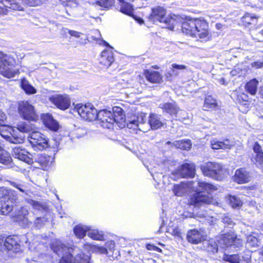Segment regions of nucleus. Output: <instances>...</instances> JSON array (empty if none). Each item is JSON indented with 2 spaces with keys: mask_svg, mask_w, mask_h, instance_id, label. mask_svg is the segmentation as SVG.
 Listing matches in <instances>:
<instances>
[{
  "mask_svg": "<svg viewBox=\"0 0 263 263\" xmlns=\"http://www.w3.org/2000/svg\"><path fill=\"white\" fill-rule=\"evenodd\" d=\"M13 205L12 204L9 203L7 201L0 202V215H8L11 211H12Z\"/></svg>",
  "mask_w": 263,
  "mask_h": 263,
  "instance_id": "c9c22d12",
  "label": "nucleus"
},
{
  "mask_svg": "<svg viewBox=\"0 0 263 263\" xmlns=\"http://www.w3.org/2000/svg\"><path fill=\"white\" fill-rule=\"evenodd\" d=\"M45 0H17L16 2H20V4L23 6L26 5L30 7L37 6L43 3Z\"/></svg>",
  "mask_w": 263,
  "mask_h": 263,
  "instance_id": "37998d69",
  "label": "nucleus"
},
{
  "mask_svg": "<svg viewBox=\"0 0 263 263\" xmlns=\"http://www.w3.org/2000/svg\"><path fill=\"white\" fill-rule=\"evenodd\" d=\"M211 147L214 149H230L234 145L233 141L229 139H224L222 141L213 140L211 142Z\"/></svg>",
  "mask_w": 263,
  "mask_h": 263,
  "instance_id": "b1692460",
  "label": "nucleus"
},
{
  "mask_svg": "<svg viewBox=\"0 0 263 263\" xmlns=\"http://www.w3.org/2000/svg\"><path fill=\"white\" fill-rule=\"evenodd\" d=\"M195 166L193 164L185 163L179 169V173L183 177H192L194 175Z\"/></svg>",
  "mask_w": 263,
  "mask_h": 263,
  "instance_id": "bb28decb",
  "label": "nucleus"
},
{
  "mask_svg": "<svg viewBox=\"0 0 263 263\" xmlns=\"http://www.w3.org/2000/svg\"><path fill=\"white\" fill-rule=\"evenodd\" d=\"M18 112L21 117L25 120L35 121L38 119L34 107L28 101H23L18 103Z\"/></svg>",
  "mask_w": 263,
  "mask_h": 263,
  "instance_id": "9d476101",
  "label": "nucleus"
},
{
  "mask_svg": "<svg viewBox=\"0 0 263 263\" xmlns=\"http://www.w3.org/2000/svg\"><path fill=\"white\" fill-rule=\"evenodd\" d=\"M251 67L255 69H259L263 68V61H257L252 62L251 64Z\"/></svg>",
  "mask_w": 263,
  "mask_h": 263,
  "instance_id": "5fc2aeb1",
  "label": "nucleus"
},
{
  "mask_svg": "<svg viewBox=\"0 0 263 263\" xmlns=\"http://www.w3.org/2000/svg\"><path fill=\"white\" fill-rule=\"evenodd\" d=\"M74 111H76L84 120L92 121L97 119L98 112L91 104H77L74 108Z\"/></svg>",
  "mask_w": 263,
  "mask_h": 263,
  "instance_id": "1a4fd4ad",
  "label": "nucleus"
},
{
  "mask_svg": "<svg viewBox=\"0 0 263 263\" xmlns=\"http://www.w3.org/2000/svg\"><path fill=\"white\" fill-rule=\"evenodd\" d=\"M254 154H252V161L257 166H263V152L261 146L257 143L253 145Z\"/></svg>",
  "mask_w": 263,
  "mask_h": 263,
  "instance_id": "412c9836",
  "label": "nucleus"
},
{
  "mask_svg": "<svg viewBox=\"0 0 263 263\" xmlns=\"http://www.w3.org/2000/svg\"><path fill=\"white\" fill-rule=\"evenodd\" d=\"M97 251L101 254H106L109 257L117 258L119 255V251L117 248H96Z\"/></svg>",
  "mask_w": 263,
  "mask_h": 263,
  "instance_id": "cd10ccee",
  "label": "nucleus"
},
{
  "mask_svg": "<svg viewBox=\"0 0 263 263\" xmlns=\"http://www.w3.org/2000/svg\"><path fill=\"white\" fill-rule=\"evenodd\" d=\"M21 212L22 214L24 215V217L26 215V214L27 213V211L26 210V209L22 208L21 210Z\"/></svg>",
  "mask_w": 263,
  "mask_h": 263,
  "instance_id": "e2e57ef3",
  "label": "nucleus"
},
{
  "mask_svg": "<svg viewBox=\"0 0 263 263\" xmlns=\"http://www.w3.org/2000/svg\"><path fill=\"white\" fill-rule=\"evenodd\" d=\"M233 95L234 97H236V100L239 103L247 101L248 99V97L246 94L240 91H236L233 93Z\"/></svg>",
  "mask_w": 263,
  "mask_h": 263,
  "instance_id": "09e8293b",
  "label": "nucleus"
},
{
  "mask_svg": "<svg viewBox=\"0 0 263 263\" xmlns=\"http://www.w3.org/2000/svg\"><path fill=\"white\" fill-rule=\"evenodd\" d=\"M247 244L248 247H258L259 246L257 238L252 235H249L247 237Z\"/></svg>",
  "mask_w": 263,
  "mask_h": 263,
  "instance_id": "3c124183",
  "label": "nucleus"
},
{
  "mask_svg": "<svg viewBox=\"0 0 263 263\" xmlns=\"http://www.w3.org/2000/svg\"><path fill=\"white\" fill-rule=\"evenodd\" d=\"M6 119L7 116L6 114L0 110V124L1 123H4L6 121Z\"/></svg>",
  "mask_w": 263,
  "mask_h": 263,
  "instance_id": "bf43d9fd",
  "label": "nucleus"
},
{
  "mask_svg": "<svg viewBox=\"0 0 263 263\" xmlns=\"http://www.w3.org/2000/svg\"><path fill=\"white\" fill-rule=\"evenodd\" d=\"M41 220V218H37L36 219V221H35V223H37L39 222V221Z\"/></svg>",
  "mask_w": 263,
  "mask_h": 263,
  "instance_id": "774afa93",
  "label": "nucleus"
},
{
  "mask_svg": "<svg viewBox=\"0 0 263 263\" xmlns=\"http://www.w3.org/2000/svg\"><path fill=\"white\" fill-rule=\"evenodd\" d=\"M203 174L215 180H222L226 173V170L220 163L208 162L200 166Z\"/></svg>",
  "mask_w": 263,
  "mask_h": 263,
  "instance_id": "423d86ee",
  "label": "nucleus"
},
{
  "mask_svg": "<svg viewBox=\"0 0 263 263\" xmlns=\"http://www.w3.org/2000/svg\"><path fill=\"white\" fill-rule=\"evenodd\" d=\"M2 250L6 259L15 256L20 248H3Z\"/></svg>",
  "mask_w": 263,
  "mask_h": 263,
  "instance_id": "79ce46f5",
  "label": "nucleus"
},
{
  "mask_svg": "<svg viewBox=\"0 0 263 263\" xmlns=\"http://www.w3.org/2000/svg\"><path fill=\"white\" fill-rule=\"evenodd\" d=\"M144 240H137L136 241V243H134V245H138V246H140V245H144L145 246V247H156V246L154 244L152 245L151 243H146L145 244H143L142 243H141L142 241H143Z\"/></svg>",
  "mask_w": 263,
  "mask_h": 263,
  "instance_id": "13d9d810",
  "label": "nucleus"
},
{
  "mask_svg": "<svg viewBox=\"0 0 263 263\" xmlns=\"http://www.w3.org/2000/svg\"><path fill=\"white\" fill-rule=\"evenodd\" d=\"M29 203L33 206V208L38 210H45L47 208L46 205L40 201L30 200Z\"/></svg>",
  "mask_w": 263,
  "mask_h": 263,
  "instance_id": "8fccbe9b",
  "label": "nucleus"
},
{
  "mask_svg": "<svg viewBox=\"0 0 263 263\" xmlns=\"http://www.w3.org/2000/svg\"><path fill=\"white\" fill-rule=\"evenodd\" d=\"M152 10V12L149 16V20L154 23L159 22L164 23L172 30L177 24V22L174 18L166 17V11L163 7L157 6L153 8Z\"/></svg>",
  "mask_w": 263,
  "mask_h": 263,
  "instance_id": "6e6552de",
  "label": "nucleus"
},
{
  "mask_svg": "<svg viewBox=\"0 0 263 263\" xmlns=\"http://www.w3.org/2000/svg\"><path fill=\"white\" fill-rule=\"evenodd\" d=\"M216 101L212 96L207 97L204 101V106L207 108H212L216 106Z\"/></svg>",
  "mask_w": 263,
  "mask_h": 263,
  "instance_id": "de8ad7c7",
  "label": "nucleus"
},
{
  "mask_svg": "<svg viewBox=\"0 0 263 263\" xmlns=\"http://www.w3.org/2000/svg\"><path fill=\"white\" fill-rule=\"evenodd\" d=\"M189 242L192 244H198L203 240V236L196 230H192L188 232L186 236Z\"/></svg>",
  "mask_w": 263,
  "mask_h": 263,
  "instance_id": "393cba45",
  "label": "nucleus"
},
{
  "mask_svg": "<svg viewBox=\"0 0 263 263\" xmlns=\"http://www.w3.org/2000/svg\"><path fill=\"white\" fill-rule=\"evenodd\" d=\"M49 100L58 108L62 110L68 108L70 105L69 98L67 95L54 94L49 97Z\"/></svg>",
  "mask_w": 263,
  "mask_h": 263,
  "instance_id": "4468645a",
  "label": "nucleus"
},
{
  "mask_svg": "<svg viewBox=\"0 0 263 263\" xmlns=\"http://www.w3.org/2000/svg\"><path fill=\"white\" fill-rule=\"evenodd\" d=\"M148 250H156L158 252H161V250L160 248L157 247V248H146Z\"/></svg>",
  "mask_w": 263,
  "mask_h": 263,
  "instance_id": "680f3d73",
  "label": "nucleus"
},
{
  "mask_svg": "<svg viewBox=\"0 0 263 263\" xmlns=\"http://www.w3.org/2000/svg\"><path fill=\"white\" fill-rule=\"evenodd\" d=\"M138 22L140 23V24H142L143 23V21L141 19V18H139V20H138Z\"/></svg>",
  "mask_w": 263,
  "mask_h": 263,
  "instance_id": "338daca9",
  "label": "nucleus"
},
{
  "mask_svg": "<svg viewBox=\"0 0 263 263\" xmlns=\"http://www.w3.org/2000/svg\"><path fill=\"white\" fill-rule=\"evenodd\" d=\"M259 254V259L263 261V251L260 252Z\"/></svg>",
  "mask_w": 263,
  "mask_h": 263,
  "instance_id": "0e129e2a",
  "label": "nucleus"
},
{
  "mask_svg": "<svg viewBox=\"0 0 263 263\" xmlns=\"http://www.w3.org/2000/svg\"><path fill=\"white\" fill-rule=\"evenodd\" d=\"M114 112V118L115 119V123H116L120 128L125 127L127 123L126 121L125 115L123 114V109L119 107H114L112 108Z\"/></svg>",
  "mask_w": 263,
  "mask_h": 263,
  "instance_id": "4be33fe9",
  "label": "nucleus"
},
{
  "mask_svg": "<svg viewBox=\"0 0 263 263\" xmlns=\"http://www.w3.org/2000/svg\"><path fill=\"white\" fill-rule=\"evenodd\" d=\"M13 156L21 161L28 164H32L34 162L39 164L41 167H46L47 165L49 158L45 155H40L33 158L32 155L28 153L24 148L20 147H15L13 149Z\"/></svg>",
  "mask_w": 263,
  "mask_h": 263,
  "instance_id": "20e7f679",
  "label": "nucleus"
},
{
  "mask_svg": "<svg viewBox=\"0 0 263 263\" xmlns=\"http://www.w3.org/2000/svg\"><path fill=\"white\" fill-rule=\"evenodd\" d=\"M16 129H14L15 134L21 135L22 134L24 136L22 143L24 141L26 138V134L30 135L32 132L35 131V126L34 124L29 122L21 121L18 122L16 125Z\"/></svg>",
  "mask_w": 263,
  "mask_h": 263,
  "instance_id": "2eb2a0df",
  "label": "nucleus"
},
{
  "mask_svg": "<svg viewBox=\"0 0 263 263\" xmlns=\"http://www.w3.org/2000/svg\"><path fill=\"white\" fill-rule=\"evenodd\" d=\"M21 86L22 89L27 94H34L36 92L35 88L31 85L28 81L25 79H23L22 80Z\"/></svg>",
  "mask_w": 263,
  "mask_h": 263,
  "instance_id": "ea45409f",
  "label": "nucleus"
},
{
  "mask_svg": "<svg viewBox=\"0 0 263 263\" xmlns=\"http://www.w3.org/2000/svg\"><path fill=\"white\" fill-rule=\"evenodd\" d=\"M258 16L255 14L251 13H246L242 17V22L245 25H255L257 23Z\"/></svg>",
  "mask_w": 263,
  "mask_h": 263,
  "instance_id": "72a5a7b5",
  "label": "nucleus"
},
{
  "mask_svg": "<svg viewBox=\"0 0 263 263\" xmlns=\"http://www.w3.org/2000/svg\"><path fill=\"white\" fill-rule=\"evenodd\" d=\"M97 119L100 121L101 125L104 128H110L115 124L113 111L101 110L98 112Z\"/></svg>",
  "mask_w": 263,
  "mask_h": 263,
  "instance_id": "ddd939ff",
  "label": "nucleus"
},
{
  "mask_svg": "<svg viewBox=\"0 0 263 263\" xmlns=\"http://www.w3.org/2000/svg\"><path fill=\"white\" fill-rule=\"evenodd\" d=\"M222 258L224 261L231 263H239L240 261V257L238 254L229 255L224 253Z\"/></svg>",
  "mask_w": 263,
  "mask_h": 263,
  "instance_id": "a18cd8bd",
  "label": "nucleus"
},
{
  "mask_svg": "<svg viewBox=\"0 0 263 263\" xmlns=\"http://www.w3.org/2000/svg\"><path fill=\"white\" fill-rule=\"evenodd\" d=\"M170 231H171V233L173 235L180 238L181 237V230L178 227H175L173 228H172V229H170Z\"/></svg>",
  "mask_w": 263,
  "mask_h": 263,
  "instance_id": "864d4df0",
  "label": "nucleus"
},
{
  "mask_svg": "<svg viewBox=\"0 0 263 263\" xmlns=\"http://www.w3.org/2000/svg\"><path fill=\"white\" fill-rule=\"evenodd\" d=\"M229 201L231 205L233 208H239L242 204V202L240 198L235 196H230Z\"/></svg>",
  "mask_w": 263,
  "mask_h": 263,
  "instance_id": "49530a36",
  "label": "nucleus"
},
{
  "mask_svg": "<svg viewBox=\"0 0 263 263\" xmlns=\"http://www.w3.org/2000/svg\"><path fill=\"white\" fill-rule=\"evenodd\" d=\"M0 134L4 138L13 143H22L24 136L15 134L14 129L5 125L0 126Z\"/></svg>",
  "mask_w": 263,
  "mask_h": 263,
  "instance_id": "f8f14e48",
  "label": "nucleus"
},
{
  "mask_svg": "<svg viewBox=\"0 0 263 263\" xmlns=\"http://www.w3.org/2000/svg\"><path fill=\"white\" fill-rule=\"evenodd\" d=\"M119 1L121 3L120 11L123 13L131 15L133 12V6L128 3L122 2L121 0Z\"/></svg>",
  "mask_w": 263,
  "mask_h": 263,
  "instance_id": "58836bf2",
  "label": "nucleus"
},
{
  "mask_svg": "<svg viewBox=\"0 0 263 263\" xmlns=\"http://www.w3.org/2000/svg\"><path fill=\"white\" fill-rule=\"evenodd\" d=\"M258 82L255 79L249 81L246 84V89L251 95H255L256 92Z\"/></svg>",
  "mask_w": 263,
  "mask_h": 263,
  "instance_id": "a19ab883",
  "label": "nucleus"
},
{
  "mask_svg": "<svg viewBox=\"0 0 263 263\" xmlns=\"http://www.w3.org/2000/svg\"><path fill=\"white\" fill-rule=\"evenodd\" d=\"M132 120L127 122L126 126L129 129L134 130L139 129L140 130L144 132V123L146 120V115L141 113L137 117H134Z\"/></svg>",
  "mask_w": 263,
  "mask_h": 263,
  "instance_id": "f3484780",
  "label": "nucleus"
},
{
  "mask_svg": "<svg viewBox=\"0 0 263 263\" xmlns=\"http://www.w3.org/2000/svg\"><path fill=\"white\" fill-rule=\"evenodd\" d=\"M251 176L249 172L245 168L237 169L235 173L234 180L239 183H247L250 181Z\"/></svg>",
  "mask_w": 263,
  "mask_h": 263,
  "instance_id": "6ab92c4d",
  "label": "nucleus"
},
{
  "mask_svg": "<svg viewBox=\"0 0 263 263\" xmlns=\"http://www.w3.org/2000/svg\"><path fill=\"white\" fill-rule=\"evenodd\" d=\"M87 235L93 240H102L104 239V235L102 233L99 232L98 230H91L90 228Z\"/></svg>",
  "mask_w": 263,
  "mask_h": 263,
  "instance_id": "c03bdc74",
  "label": "nucleus"
},
{
  "mask_svg": "<svg viewBox=\"0 0 263 263\" xmlns=\"http://www.w3.org/2000/svg\"><path fill=\"white\" fill-rule=\"evenodd\" d=\"M12 160L10 154L0 146V163L8 165L11 163Z\"/></svg>",
  "mask_w": 263,
  "mask_h": 263,
  "instance_id": "2f4dec72",
  "label": "nucleus"
},
{
  "mask_svg": "<svg viewBox=\"0 0 263 263\" xmlns=\"http://www.w3.org/2000/svg\"><path fill=\"white\" fill-rule=\"evenodd\" d=\"M14 60L10 55L0 52V73L7 78H11L18 73L14 68Z\"/></svg>",
  "mask_w": 263,
  "mask_h": 263,
  "instance_id": "0eeeda50",
  "label": "nucleus"
},
{
  "mask_svg": "<svg viewBox=\"0 0 263 263\" xmlns=\"http://www.w3.org/2000/svg\"><path fill=\"white\" fill-rule=\"evenodd\" d=\"M208 24L200 19L191 20L182 24L183 33L192 36L206 40L210 37Z\"/></svg>",
  "mask_w": 263,
  "mask_h": 263,
  "instance_id": "f257e3e1",
  "label": "nucleus"
},
{
  "mask_svg": "<svg viewBox=\"0 0 263 263\" xmlns=\"http://www.w3.org/2000/svg\"><path fill=\"white\" fill-rule=\"evenodd\" d=\"M172 144L177 148L188 150L191 147V141L189 140H180L174 142Z\"/></svg>",
  "mask_w": 263,
  "mask_h": 263,
  "instance_id": "e433bc0d",
  "label": "nucleus"
},
{
  "mask_svg": "<svg viewBox=\"0 0 263 263\" xmlns=\"http://www.w3.org/2000/svg\"><path fill=\"white\" fill-rule=\"evenodd\" d=\"M148 124L152 129L156 130L163 126L166 123L161 115L152 113L148 117Z\"/></svg>",
  "mask_w": 263,
  "mask_h": 263,
  "instance_id": "aec40b11",
  "label": "nucleus"
},
{
  "mask_svg": "<svg viewBox=\"0 0 263 263\" xmlns=\"http://www.w3.org/2000/svg\"><path fill=\"white\" fill-rule=\"evenodd\" d=\"M197 184L199 189L198 192L193 195L190 200V204L199 207L205 204H215L216 201L210 195L203 194L201 191L210 193L216 190V187L209 183L198 181Z\"/></svg>",
  "mask_w": 263,
  "mask_h": 263,
  "instance_id": "f03ea898",
  "label": "nucleus"
},
{
  "mask_svg": "<svg viewBox=\"0 0 263 263\" xmlns=\"http://www.w3.org/2000/svg\"><path fill=\"white\" fill-rule=\"evenodd\" d=\"M5 7L14 10H23L22 5L15 0H0Z\"/></svg>",
  "mask_w": 263,
  "mask_h": 263,
  "instance_id": "473e14b6",
  "label": "nucleus"
},
{
  "mask_svg": "<svg viewBox=\"0 0 263 263\" xmlns=\"http://www.w3.org/2000/svg\"><path fill=\"white\" fill-rule=\"evenodd\" d=\"M9 182L11 185L16 188L21 192L23 193L25 192V186L23 184H21L20 183L16 181H10Z\"/></svg>",
  "mask_w": 263,
  "mask_h": 263,
  "instance_id": "603ef678",
  "label": "nucleus"
},
{
  "mask_svg": "<svg viewBox=\"0 0 263 263\" xmlns=\"http://www.w3.org/2000/svg\"><path fill=\"white\" fill-rule=\"evenodd\" d=\"M53 251L58 256H61L59 263H89L90 253L84 254L83 252L77 255L74 259L72 258L71 253L73 248H51Z\"/></svg>",
  "mask_w": 263,
  "mask_h": 263,
  "instance_id": "7ed1b4c3",
  "label": "nucleus"
},
{
  "mask_svg": "<svg viewBox=\"0 0 263 263\" xmlns=\"http://www.w3.org/2000/svg\"><path fill=\"white\" fill-rule=\"evenodd\" d=\"M28 139L36 151H43L50 146L46 136L39 132L35 131L30 134Z\"/></svg>",
  "mask_w": 263,
  "mask_h": 263,
  "instance_id": "9b49d317",
  "label": "nucleus"
},
{
  "mask_svg": "<svg viewBox=\"0 0 263 263\" xmlns=\"http://www.w3.org/2000/svg\"><path fill=\"white\" fill-rule=\"evenodd\" d=\"M106 247H111V246H115V243L114 241L110 240L109 242H107L106 243Z\"/></svg>",
  "mask_w": 263,
  "mask_h": 263,
  "instance_id": "052dcab7",
  "label": "nucleus"
},
{
  "mask_svg": "<svg viewBox=\"0 0 263 263\" xmlns=\"http://www.w3.org/2000/svg\"><path fill=\"white\" fill-rule=\"evenodd\" d=\"M187 67L184 65H179L177 64H173L171 68V73L168 74L170 75V78L173 77H177L179 75L180 72H182L186 69Z\"/></svg>",
  "mask_w": 263,
  "mask_h": 263,
  "instance_id": "f704fd0d",
  "label": "nucleus"
},
{
  "mask_svg": "<svg viewBox=\"0 0 263 263\" xmlns=\"http://www.w3.org/2000/svg\"><path fill=\"white\" fill-rule=\"evenodd\" d=\"M169 73H171V71H170V72H168L166 74V79L168 80H172V78H170V75L168 74Z\"/></svg>",
  "mask_w": 263,
  "mask_h": 263,
  "instance_id": "69168bd1",
  "label": "nucleus"
},
{
  "mask_svg": "<svg viewBox=\"0 0 263 263\" xmlns=\"http://www.w3.org/2000/svg\"><path fill=\"white\" fill-rule=\"evenodd\" d=\"M147 80L151 83H159L161 82L162 77L160 73L155 71H148L145 72Z\"/></svg>",
  "mask_w": 263,
  "mask_h": 263,
  "instance_id": "c756f323",
  "label": "nucleus"
},
{
  "mask_svg": "<svg viewBox=\"0 0 263 263\" xmlns=\"http://www.w3.org/2000/svg\"><path fill=\"white\" fill-rule=\"evenodd\" d=\"M68 33L71 36H74L77 38H80L81 37L82 35H83V34L80 32H78L72 30H69Z\"/></svg>",
  "mask_w": 263,
  "mask_h": 263,
  "instance_id": "4d7b16f0",
  "label": "nucleus"
},
{
  "mask_svg": "<svg viewBox=\"0 0 263 263\" xmlns=\"http://www.w3.org/2000/svg\"><path fill=\"white\" fill-rule=\"evenodd\" d=\"M222 221L223 223L227 224L228 226H232L234 224L232 219L228 216H224L222 218Z\"/></svg>",
  "mask_w": 263,
  "mask_h": 263,
  "instance_id": "6e6d98bb",
  "label": "nucleus"
},
{
  "mask_svg": "<svg viewBox=\"0 0 263 263\" xmlns=\"http://www.w3.org/2000/svg\"><path fill=\"white\" fill-rule=\"evenodd\" d=\"M187 186H188V185L185 183L174 185L173 192L176 196H181L186 192Z\"/></svg>",
  "mask_w": 263,
  "mask_h": 263,
  "instance_id": "4c0bfd02",
  "label": "nucleus"
},
{
  "mask_svg": "<svg viewBox=\"0 0 263 263\" xmlns=\"http://www.w3.org/2000/svg\"><path fill=\"white\" fill-rule=\"evenodd\" d=\"M89 230H90V227L82 224L77 225L73 228V232L79 238H83Z\"/></svg>",
  "mask_w": 263,
  "mask_h": 263,
  "instance_id": "7c9ffc66",
  "label": "nucleus"
},
{
  "mask_svg": "<svg viewBox=\"0 0 263 263\" xmlns=\"http://www.w3.org/2000/svg\"><path fill=\"white\" fill-rule=\"evenodd\" d=\"M237 241L236 236L233 233L223 234L216 237L217 247L224 245L226 247H231L235 245Z\"/></svg>",
  "mask_w": 263,
  "mask_h": 263,
  "instance_id": "dca6fc26",
  "label": "nucleus"
},
{
  "mask_svg": "<svg viewBox=\"0 0 263 263\" xmlns=\"http://www.w3.org/2000/svg\"><path fill=\"white\" fill-rule=\"evenodd\" d=\"M95 35H92L91 39L93 41H97L100 45H104L109 47L108 49L103 50L99 59L100 64L104 68H108L114 62L115 59L112 52V47H111L108 43L102 39H100L101 34L98 30L93 31Z\"/></svg>",
  "mask_w": 263,
  "mask_h": 263,
  "instance_id": "39448f33",
  "label": "nucleus"
},
{
  "mask_svg": "<svg viewBox=\"0 0 263 263\" xmlns=\"http://www.w3.org/2000/svg\"><path fill=\"white\" fill-rule=\"evenodd\" d=\"M0 196L4 201L11 204L16 203L18 200V195L16 192L6 187H0Z\"/></svg>",
  "mask_w": 263,
  "mask_h": 263,
  "instance_id": "a211bd4d",
  "label": "nucleus"
},
{
  "mask_svg": "<svg viewBox=\"0 0 263 263\" xmlns=\"http://www.w3.org/2000/svg\"><path fill=\"white\" fill-rule=\"evenodd\" d=\"M42 120L45 126L50 130L55 132L59 128L58 122L53 118L51 115L44 114L42 116Z\"/></svg>",
  "mask_w": 263,
  "mask_h": 263,
  "instance_id": "5701e85b",
  "label": "nucleus"
},
{
  "mask_svg": "<svg viewBox=\"0 0 263 263\" xmlns=\"http://www.w3.org/2000/svg\"><path fill=\"white\" fill-rule=\"evenodd\" d=\"M160 107L165 112L171 115H176L179 111V108L175 103H165L160 104Z\"/></svg>",
  "mask_w": 263,
  "mask_h": 263,
  "instance_id": "c85d7f7f",
  "label": "nucleus"
},
{
  "mask_svg": "<svg viewBox=\"0 0 263 263\" xmlns=\"http://www.w3.org/2000/svg\"><path fill=\"white\" fill-rule=\"evenodd\" d=\"M18 238L15 236H9L4 239L0 236V247H17L20 245Z\"/></svg>",
  "mask_w": 263,
  "mask_h": 263,
  "instance_id": "a878e982",
  "label": "nucleus"
}]
</instances>
